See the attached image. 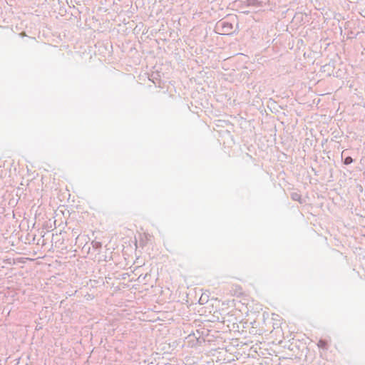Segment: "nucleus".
<instances>
[{"instance_id": "1", "label": "nucleus", "mask_w": 365, "mask_h": 365, "mask_svg": "<svg viewBox=\"0 0 365 365\" xmlns=\"http://www.w3.org/2000/svg\"><path fill=\"white\" fill-rule=\"evenodd\" d=\"M220 25L222 27L224 32H230L232 29V24L230 23L222 21L220 22Z\"/></svg>"}, {"instance_id": "2", "label": "nucleus", "mask_w": 365, "mask_h": 365, "mask_svg": "<svg viewBox=\"0 0 365 365\" xmlns=\"http://www.w3.org/2000/svg\"><path fill=\"white\" fill-rule=\"evenodd\" d=\"M318 346L322 349H326L327 343L324 340L320 339L317 344Z\"/></svg>"}, {"instance_id": "3", "label": "nucleus", "mask_w": 365, "mask_h": 365, "mask_svg": "<svg viewBox=\"0 0 365 365\" xmlns=\"http://www.w3.org/2000/svg\"><path fill=\"white\" fill-rule=\"evenodd\" d=\"M353 162V159L350 156H348L346 158H345L344 160V163L345 165H349L351 164V163Z\"/></svg>"}, {"instance_id": "4", "label": "nucleus", "mask_w": 365, "mask_h": 365, "mask_svg": "<svg viewBox=\"0 0 365 365\" xmlns=\"http://www.w3.org/2000/svg\"><path fill=\"white\" fill-rule=\"evenodd\" d=\"M93 247L94 248H100L101 247V243L100 242L93 241L92 242Z\"/></svg>"}, {"instance_id": "5", "label": "nucleus", "mask_w": 365, "mask_h": 365, "mask_svg": "<svg viewBox=\"0 0 365 365\" xmlns=\"http://www.w3.org/2000/svg\"><path fill=\"white\" fill-rule=\"evenodd\" d=\"M292 198L294 200H299L300 198V196L297 193H292Z\"/></svg>"}]
</instances>
